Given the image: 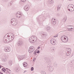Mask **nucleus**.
Returning <instances> with one entry per match:
<instances>
[{"mask_svg":"<svg viewBox=\"0 0 74 74\" xmlns=\"http://www.w3.org/2000/svg\"><path fill=\"white\" fill-rule=\"evenodd\" d=\"M14 38V35L12 33H9L5 35L3 39V42L5 43L12 41Z\"/></svg>","mask_w":74,"mask_h":74,"instance_id":"nucleus-1","label":"nucleus"},{"mask_svg":"<svg viewBox=\"0 0 74 74\" xmlns=\"http://www.w3.org/2000/svg\"><path fill=\"white\" fill-rule=\"evenodd\" d=\"M29 41L31 43H34L37 41V37L35 36H32L29 38Z\"/></svg>","mask_w":74,"mask_h":74,"instance_id":"nucleus-2","label":"nucleus"},{"mask_svg":"<svg viewBox=\"0 0 74 74\" xmlns=\"http://www.w3.org/2000/svg\"><path fill=\"white\" fill-rule=\"evenodd\" d=\"M67 8L68 10V11L72 12L74 11V6L73 5L70 4L67 7Z\"/></svg>","mask_w":74,"mask_h":74,"instance_id":"nucleus-3","label":"nucleus"},{"mask_svg":"<svg viewBox=\"0 0 74 74\" xmlns=\"http://www.w3.org/2000/svg\"><path fill=\"white\" fill-rule=\"evenodd\" d=\"M11 23L13 26H15L17 25L18 21L16 20V19L13 18L11 20Z\"/></svg>","mask_w":74,"mask_h":74,"instance_id":"nucleus-4","label":"nucleus"},{"mask_svg":"<svg viewBox=\"0 0 74 74\" xmlns=\"http://www.w3.org/2000/svg\"><path fill=\"white\" fill-rule=\"evenodd\" d=\"M61 40L63 42H67L68 41V38L65 36H62L61 37Z\"/></svg>","mask_w":74,"mask_h":74,"instance_id":"nucleus-5","label":"nucleus"},{"mask_svg":"<svg viewBox=\"0 0 74 74\" xmlns=\"http://www.w3.org/2000/svg\"><path fill=\"white\" fill-rule=\"evenodd\" d=\"M34 51V47L33 46H31L29 47L28 52L30 53H32Z\"/></svg>","mask_w":74,"mask_h":74,"instance_id":"nucleus-6","label":"nucleus"},{"mask_svg":"<svg viewBox=\"0 0 74 74\" xmlns=\"http://www.w3.org/2000/svg\"><path fill=\"white\" fill-rule=\"evenodd\" d=\"M47 67L48 68H49V71L50 72H52L54 70V68L52 66V65L51 64H48L47 66Z\"/></svg>","mask_w":74,"mask_h":74,"instance_id":"nucleus-7","label":"nucleus"},{"mask_svg":"<svg viewBox=\"0 0 74 74\" xmlns=\"http://www.w3.org/2000/svg\"><path fill=\"white\" fill-rule=\"evenodd\" d=\"M50 42L52 45H55L56 44V41L55 39H52L50 40Z\"/></svg>","mask_w":74,"mask_h":74,"instance_id":"nucleus-8","label":"nucleus"},{"mask_svg":"<svg viewBox=\"0 0 74 74\" xmlns=\"http://www.w3.org/2000/svg\"><path fill=\"white\" fill-rule=\"evenodd\" d=\"M22 16V14L18 12L16 13V16L18 18H21V16Z\"/></svg>","mask_w":74,"mask_h":74,"instance_id":"nucleus-9","label":"nucleus"},{"mask_svg":"<svg viewBox=\"0 0 74 74\" xmlns=\"http://www.w3.org/2000/svg\"><path fill=\"white\" fill-rule=\"evenodd\" d=\"M41 33L42 37H47V34L45 32H42Z\"/></svg>","mask_w":74,"mask_h":74,"instance_id":"nucleus-10","label":"nucleus"},{"mask_svg":"<svg viewBox=\"0 0 74 74\" xmlns=\"http://www.w3.org/2000/svg\"><path fill=\"white\" fill-rule=\"evenodd\" d=\"M29 6H25L24 8V9L25 11H28L29 10Z\"/></svg>","mask_w":74,"mask_h":74,"instance_id":"nucleus-11","label":"nucleus"},{"mask_svg":"<svg viewBox=\"0 0 74 74\" xmlns=\"http://www.w3.org/2000/svg\"><path fill=\"white\" fill-rule=\"evenodd\" d=\"M23 43L22 42H21V40H18L17 42V44L18 45V46H20V45H22Z\"/></svg>","mask_w":74,"mask_h":74,"instance_id":"nucleus-12","label":"nucleus"},{"mask_svg":"<svg viewBox=\"0 0 74 74\" xmlns=\"http://www.w3.org/2000/svg\"><path fill=\"white\" fill-rule=\"evenodd\" d=\"M24 58V56H19L18 57V59L19 60H22Z\"/></svg>","mask_w":74,"mask_h":74,"instance_id":"nucleus-13","label":"nucleus"},{"mask_svg":"<svg viewBox=\"0 0 74 74\" xmlns=\"http://www.w3.org/2000/svg\"><path fill=\"white\" fill-rule=\"evenodd\" d=\"M52 23H53V25H55V24H56V20L55 19V18H52Z\"/></svg>","mask_w":74,"mask_h":74,"instance_id":"nucleus-14","label":"nucleus"},{"mask_svg":"<svg viewBox=\"0 0 74 74\" xmlns=\"http://www.w3.org/2000/svg\"><path fill=\"white\" fill-rule=\"evenodd\" d=\"M48 2L50 4H53V1L52 0H48Z\"/></svg>","mask_w":74,"mask_h":74,"instance_id":"nucleus-15","label":"nucleus"},{"mask_svg":"<svg viewBox=\"0 0 74 74\" xmlns=\"http://www.w3.org/2000/svg\"><path fill=\"white\" fill-rule=\"evenodd\" d=\"M46 29L47 31H49L51 29V27L49 26H48L46 27Z\"/></svg>","mask_w":74,"mask_h":74,"instance_id":"nucleus-16","label":"nucleus"},{"mask_svg":"<svg viewBox=\"0 0 74 74\" xmlns=\"http://www.w3.org/2000/svg\"><path fill=\"white\" fill-rule=\"evenodd\" d=\"M5 52H10V48L9 47L7 48L6 49H5Z\"/></svg>","mask_w":74,"mask_h":74,"instance_id":"nucleus-17","label":"nucleus"},{"mask_svg":"<svg viewBox=\"0 0 74 74\" xmlns=\"http://www.w3.org/2000/svg\"><path fill=\"white\" fill-rule=\"evenodd\" d=\"M23 64V66L25 67H27V64L26 62H24Z\"/></svg>","mask_w":74,"mask_h":74,"instance_id":"nucleus-18","label":"nucleus"},{"mask_svg":"<svg viewBox=\"0 0 74 74\" xmlns=\"http://www.w3.org/2000/svg\"><path fill=\"white\" fill-rule=\"evenodd\" d=\"M8 63L10 65H12V62L11 60L9 61L8 62Z\"/></svg>","mask_w":74,"mask_h":74,"instance_id":"nucleus-19","label":"nucleus"},{"mask_svg":"<svg viewBox=\"0 0 74 74\" xmlns=\"http://www.w3.org/2000/svg\"><path fill=\"white\" fill-rule=\"evenodd\" d=\"M70 53H71L69 51H68L66 53V55H67V56H69V55H70Z\"/></svg>","mask_w":74,"mask_h":74,"instance_id":"nucleus-20","label":"nucleus"},{"mask_svg":"<svg viewBox=\"0 0 74 74\" xmlns=\"http://www.w3.org/2000/svg\"><path fill=\"white\" fill-rule=\"evenodd\" d=\"M67 20V17H64L63 19V20L64 21V22H66Z\"/></svg>","mask_w":74,"mask_h":74,"instance_id":"nucleus-21","label":"nucleus"},{"mask_svg":"<svg viewBox=\"0 0 74 74\" xmlns=\"http://www.w3.org/2000/svg\"><path fill=\"white\" fill-rule=\"evenodd\" d=\"M41 73L42 74H46V73H45V72L43 71H41Z\"/></svg>","mask_w":74,"mask_h":74,"instance_id":"nucleus-22","label":"nucleus"},{"mask_svg":"<svg viewBox=\"0 0 74 74\" xmlns=\"http://www.w3.org/2000/svg\"><path fill=\"white\" fill-rule=\"evenodd\" d=\"M61 7V4H59L58 6V9H60Z\"/></svg>","mask_w":74,"mask_h":74,"instance_id":"nucleus-23","label":"nucleus"},{"mask_svg":"<svg viewBox=\"0 0 74 74\" xmlns=\"http://www.w3.org/2000/svg\"><path fill=\"white\" fill-rule=\"evenodd\" d=\"M2 60L3 62H6L7 59H6V58H3Z\"/></svg>","mask_w":74,"mask_h":74,"instance_id":"nucleus-24","label":"nucleus"},{"mask_svg":"<svg viewBox=\"0 0 74 74\" xmlns=\"http://www.w3.org/2000/svg\"><path fill=\"white\" fill-rule=\"evenodd\" d=\"M73 29V28L71 27H70V28H69V31H70V32H72L73 30H72V29Z\"/></svg>","mask_w":74,"mask_h":74,"instance_id":"nucleus-25","label":"nucleus"},{"mask_svg":"<svg viewBox=\"0 0 74 74\" xmlns=\"http://www.w3.org/2000/svg\"><path fill=\"white\" fill-rule=\"evenodd\" d=\"M34 55L35 56L37 55V52H36V51H34Z\"/></svg>","mask_w":74,"mask_h":74,"instance_id":"nucleus-26","label":"nucleus"},{"mask_svg":"<svg viewBox=\"0 0 74 74\" xmlns=\"http://www.w3.org/2000/svg\"><path fill=\"white\" fill-rule=\"evenodd\" d=\"M2 70L3 71H4V72H5V69L4 68L2 69Z\"/></svg>","mask_w":74,"mask_h":74,"instance_id":"nucleus-27","label":"nucleus"},{"mask_svg":"<svg viewBox=\"0 0 74 74\" xmlns=\"http://www.w3.org/2000/svg\"><path fill=\"white\" fill-rule=\"evenodd\" d=\"M21 1L22 2H25L26 1V0H21Z\"/></svg>","mask_w":74,"mask_h":74,"instance_id":"nucleus-28","label":"nucleus"},{"mask_svg":"<svg viewBox=\"0 0 74 74\" xmlns=\"http://www.w3.org/2000/svg\"><path fill=\"white\" fill-rule=\"evenodd\" d=\"M72 63H74V60H72L71 61Z\"/></svg>","mask_w":74,"mask_h":74,"instance_id":"nucleus-29","label":"nucleus"},{"mask_svg":"<svg viewBox=\"0 0 74 74\" xmlns=\"http://www.w3.org/2000/svg\"><path fill=\"white\" fill-rule=\"evenodd\" d=\"M36 53H40V51L39 50H38L36 52Z\"/></svg>","mask_w":74,"mask_h":74,"instance_id":"nucleus-30","label":"nucleus"},{"mask_svg":"<svg viewBox=\"0 0 74 74\" xmlns=\"http://www.w3.org/2000/svg\"><path fill=\"white\" fill-rule=\"evenodd\" d=\"M58 36V35H56L53 37H57Z\"/></svg>","mask_w":74,"mask_h":74,"instance_id":"nucleus-31","label":"nucleus"},{"mask_svg":"<svg viewBox=\"0 0 74 74\" xmlns=\"http://www.w3.org/2000/svg\"><path fill=\"white\" fill-rule=\"evenodd\" d=\"M67 49H68V50L69 51H71V49H70V48H68Z\"/></svg>","mask_w":74,"mask_h":74,"instance_id":"nucleus-32","label":"nucleus"},{"mask_svg":"<svg viewBox=\"0 0 74 74\" xmlns=\"http://www.w3.org/2000/svg\"><path fill=\"white\" fill-rule=\"evenodd\" d=\"M33 70H34V68H33V67H32L31 69V71H33Z\"/></svg>","mask_w":74,"mask_h":74,"instance_id":"nucleus-33","label":"nucleus"},{"mask_svg":"<svg viewBox=\"0 0 74 74\" xmlns=\"http://www.w3.org/2000/svg\"><path fill=\"white\" fill-rule=\"evenodd\" d=\"M36 58H34L33 60V61L34 62V61H35V60H36Z\"/></svg>","mask_w":74,"mask_h":74,"instance_id":"nucleus-34","label":"nucleus"},{"mask_svg":"<svg viewBox=\"0 0 74 74\" xmlns=\"http://www.w3.org/2000/svg\"><path fill=\"white\" fill-rule=\"evenodd\" d=\"M40 47L39 46L38 47L37 49H40Z\"/></svg>","mask_w":74,"mask_h":74,"instance_id":"nucleus-35","label":"nucleus"},{"mask_svg":"<svg viewBox=\"0 0 74 74\" xmlns=\"http://www.w3.org/2000/svg\"><path fill=\"white\" fill-rule=\"evenodd\" d=\"M25 72H26V71H25L24 72H23V73H25Z\"/></svg>","mask_w":74,"mask_h":74,"instance_id":"nucleus-36","label":"nucleus"},{"mask_svg":"<svg viewBox=\"0 0 74 74\" xmlns=\"http://www.w3.org/2000/svg\"><path fill=\"white\" fill-rule=\"evenodd\" d=\"M0 74H3V73H2L0 72Z\"/></svg>","mask_w":74,"mask_h":74,"instance_id":"nucleus-37","label":"nucleus"},{"mask_svg":"<svg viewBox=\"0 0 74 74\" xmlns=\"http://www.w3.org/2000/svg\"><path fill=\"white\" fill-rule=\"evenodd\" d=\"M69 0V1H72L73 0Z\"/></svg>","mask_w":74,"mask_h":74,"instance_id":"nucleus-38","label":"nucleus"},{"mask_svg":"<svg viewBox=\"0 0 74 74\" xmlns=\"http://www.w3.org/2000/svg\"><path fill=\"white\" fill-rule=\"evenodd\" d=\"M0 11H1V8L0 7Z\"/></svg>","mask_w":74,"mask_h":74,"instance_id":"nucleus-39","label":"nucleus"},{"mask_svg":"<svg viewBox=\"0 0 74 74\" xmlns=\"http://www.w3.org/2000/svg\"><path fill=\"white\" fill-rule=\"evenodd\" d=\"M6 69H7V70H8V68H6Z\"/></svg>","mask_w":74,"mask_h":74,"instance_id":"nucleus-40","label":"nucleus"},{"mask_svg":"<svg viewBox=\"0 0 74 74\" xmlns=\"http://www.w3.org/2000/svg\"><path fill=\"white\" fill-rule=\"evenodd\" d=\"M1 68V66H0V69Z\"/></svg>","mask_w":74,"mask_h":74,"instance_id":"nucleus-41","label":"nucleus"},{"mask_svg":"<svg viewBox=\"0 0 74 74\" xmlns=\"http://www.w3.org/2000/svg\"><path fill=\"white\" fill-rule=\"evenodd\" d=\"M67 60V59H66L65 60Z\"/></svg>","mask_w":74,"mask_h":74,"instance_id":"nucleus-42","label":"nucleus"}]
</instances>
